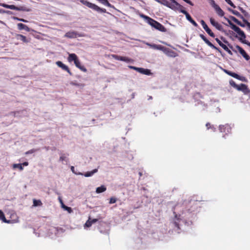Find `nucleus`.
Wrapping results in <instances>:
<instances>
[{"instance_id": "obj_59", "label": "nucleus", "mask_w": 250, "mask_h": 250, "mask_svg": "<svg viewBox=\"0 0 250 250\" xmlns=\"http://www.w3.org/2000/svg\"><path fill=\"white\" fill-rule=\"evenodd\" d=\"M246 26H247L248 30L250 31V22H249V21H247Z\"/></svg>"}, {"instance_id": "obj_17", "label": "nucleus", "mask_w": 250, "mask_h": 250, "mask_svg": "<svg viewBox=\"0 0 250 250\" xmlns=\"http://www.w3.org/2000/svg\"><path fill=\"white\" fill-rule=\"evenodd\" d=\"M146 44L149 46L150 47L154 49H156V50H161V49L162 48V45H157V44H151L150 43H148V42H146Z\"/></svg>"}, {"instance_id": "obj_20", "label": "nucleus", "mask_w": 250, "mask_h": 250, "mask_svg": "<svg viewBox=\"0 0 250 250\" xmlns=\"http://www.w3.org/2000/svg\"><path fill=\"white\" fill-rule=\"evenodd\" d=\"M138 72L146 75H150L151 74V73L149 69H145L143 68H140Z\"/></svg>"}, {"instance_id": "obj_53", "label": "nucleus", "mask_w": 250, "mask_h": 250, "mask_svg": "<svg viewBox=\"0 0 250 250\" xmlns=\"http://www.w3.org/2000/svg\"><path fill=\"white\" fill-rule=\"evenodd\" d=\"M190 22L194 26H198V24L193 20H192Z\"/></svg>"}, {"instance_id": "obj_43", "label": "nucleus", "mask_w": 250, "mask_h": 250, "mask_svg": "<svg viewBox=\"0 0 250 250\" xmlns=\"http://www.w3.org/2000/svg\"><path fill=\"white\" fill-rule=\"evenodd\" d=\"M37 151V149H30V150L26 151L25 152V154L28 155V154H32V153H33Z\"/></svg>"}, {"instance_id": "obj_26", "label": "nucleus", "mask_w": 250, "mask_h": 250, "mask_svg": "<svg viewBox=\"0 0 250 250\" xmlns=\"http://www.w3.org/2000/svg\"><path fill=\"white\" fill-rule=\"evenodd\" d=\"M68 154H61L59 159V161L61 162L65 161V162H68V158H67Z\"/></svg>"}, {"instance_id": "obj_18", "label": "nucleus", "mask_w": 250, "mask_h": 250, "mask_svg": "<svg viewBox=\"0 0 250 250\" xmlns=\"http://www.w3.org/2000/svg\"><path fill=\"white\" fill-rule=\"evenodd\" d=\"M18 28L19 30H25L26 31L29 32L30 31V29L26 25L21 23H19L17 24Z\"/></svg>"}, {"instance_id": "obj_32", "label": "nucleus", "mask_w": 250, "mask_h": 250, "mask_svg": "<svg viewBox=\"0 0 250 250\" xmlns=\"http://www.w3.org/2000/svg\"><path fill=\"white\" fill-rule=\"evenodd\" d=\"M13 167L14 168H18L20 170H22L23 169L21 164H14L13 165Z\"/></svg>"}, {"instance_id": "obj_61", "label": "nucleus", "mask_w": 250, "mask_h": 250, "mask_svg": "<svg viewBox=\"0 0 250 250\" xmlns=\"http://www.w3.org/2000/svg\"><path fill=\"white\" fill-rule=\"evenodd\" d=\"M229 5H230L231 7H233V8H235V7H236V6H235V5H234L232 2V1H230V2H229Z\"/></svg>"}, {"instance_id": "obj_56", "label": "nucleus", "mask_w": 250, "mask_h": 250, "mask_svg": "<svg viewBox=\"0 0 250 250\" xmlns=\"http://www.w3.org/2000/svg\"><path fill=\"white\" fill-rule=\"evenodd\" d=\"M71 84L73 85H75V86H79L80 85H82V84H80L79 83H75L74 82H72L71 83Z\"/></svg>"}, {"instance_id": "obj_58", "label": "nucleus", "mask_w": 250, "mask_h": 250, "mask_svg": "<svg viewBox=\"0 0 250 250\" xmlns=\"http://www.w3.org/2000/svg\"><path fill=\"white\" fill-rule=\"evenodd\" d=\"M97 221H98V219H93L92 220L90 219V221L91 222L92 224L96 223Z\"/></svg>"}, {"instance_id": "obj_37", "label": "nucleus", "mask_w": 250, "mask_h": 250, "mask_svg": "<svg viewBox=\"0 0 250 250\" xmlns=\"http://www.w3.org/2000/svg\"><path fill=\"white\" fill-rule=\"evenodd\" d=\"M71 170L72 171L73 173L75 174L76 175H83V173L81 172H77L75 171V168L73 166L71 167Z\"/></svg>"}, {"instance_id": "obj_3", "label": "nucleus", "mask_w": 250, "mask_h": 250, "mask_svg": "<svg viewBox=\"0 0 250 250\" xmlns=\"http://www.w3.org/2000/svg\"><path fill=\"white\" fill-rule=\"evenodd\" d=\"M80 1L83 4L87 6L88 7L97 11L99 13H106V10L105 9H103L99 7L97 5L91 3L85 0H80Z\"/></svg>"}, {"instance_id": "obj_16", "label": "nucleus", "mask_w": 250, "mask_h": 250, "mask_svg": "<svg viewBox=\"0 0 250 250\" xmlns=\"http://www.w3.org/2000/svg\"><path fill=\"white\" fill-rule=\"evenodd\" d=\"M77 59H78V57L75 54H69V56L67 58V60L69 62H74Z\"/></svg>"}, {"instance_id": "obj_62", "label": "nucleus", "mask_w": 250, "mask_h": 250, "mask_svg": "<svg viewBox=\"0 0 250 250\" xmlns=\"http://www.w3.org/2000/svg\"><path fill=\"white\" fill-rule=\"evenodd\" d=\"M22 164V166H27L28 165V163L27 162H25L24 163H23Z\"/></svg>"}, {"instance_id": "obj_1", "label": "nucleus", "mask_w": 250, "mask_h": 250, "mask_svg": "<svg viewBox=\"0 0 250 250\" xmlns=\"http://www.w3.org/2000/svg\"><path fill=\"white\" fill-rule=\"evenodd\" d=\"M224 19L228 22L231 28L233 29L234 31H235L237 34L240 36L239 40L242 42L243 43H245V42H248L246 41L245 39L246 38V35L244 32L238 26L234 24L230 20V19L224 17Z\"/></svg>"}, {"instance_id": "obj_36", "label": "nucleus", "mask_w": 250, "mask_h": 250, "mask_svg": "<svg viewBox=\"0 0 250 250\" xmlns=\"http://www.w3.org/2000/svg\"><path fill=\"white\" fill-rule=\"evenodd\" d=\"M229 84L231 86H232V87H233L234 88L236 89V88L237 87V85L238 84H237L235 82L232 80H231L229 81Z\"/></svg>"}, {"instance_id": "obj_35", "label": "nucleus", "mask_w": 250, "mask_h": 250, "mask_svg": "<svg viewBox=\"0 0 250 250\" xmlns=\"http://www.w3.org/2000/svg\"><path fill=\"white\" fill-rule=\"evenodd\" d=\"M216 25H215V27L219 31H222L223 30V26L220 24L218 22H217V24H216Z\"/></svg>"}, {"instance_id": "obj_24", "label": "nucleus", "mask_w": 250, "mask_h": 250, "mask_svg": "<svg viewBox=\"0 0 250 250\" xmlns=\"http://www.w3.org/2000/svg\"><path fill=\"white\" fill-rule=\"evenodd\" d=\"M180 12L184 15H185L186 19L189 22H190L193 19L191 18L190 15L184 9H180Z\"/></svg>"}, {"instance_id": "obj_63", "label": "nucleus", "mask_w": 250, "mask_h": 250, "mask_svg": "<svg viewBox=\"0 0 250 250\" xmlns=\"http://www.w3.org/2000/svg\"><path fill=\"white\" fill-rule=\"evenodd\" d=\"M58 199H59V201L60 203H61V205H62V203H63V201H62V199L61 197H59L58 198Z\"/></svg>"}, {"instance_id": "obj_38", "label": "nucleus", "mask_w": 250, "mask_h": 250, "mask_svg": "<svg viewBox=\"0 0 250 250\" xmlns=\"http://www.w3.org/2000/svg\"><path fill=\"white\" fill-rule=\"evenodd\" d=\"M210 0V5L214 9L218 6L217 4H216V3L214 0Z\"/></svg>"}, {"instance_id": "obj_23", "label": "nucleus", "mask_w": 250, "mask_h": 250, "mask_svg": "<svg viewBox=\"0 0 250 250\" xmlns=\"http://www.w3.org/2000/svg\"><path fill=\"white\" fill-rule=\"evenodd\" d=\"M97 171L98 169L95 168L91 171L86 172L84 174H83V175L86 177H91L92 175H93L95 173H97Z\"/></svg>"}, {"instance_id": "obj_39", "label": "nucleus", "mask_w": 250, "mask_h": 250, "mask_svg": "<svg viewBox=\"0 0 250 250\" xmlns=\"http://www.w3.org/2000/svg\"><path fill=\"white\" fill-rule=\"evenodd\" d=\"M160 3L168 7L170 3L167 0H161Z\"/></svg>"}, {"instance_id": "obj_12", "label": "nucleus", "mask_w": 250, "mask_h": 250, "mask_svg": "<svg viewBox=\"0 0 250 250\" xmlns=\"http://www.w3.org/2000/svg\"><path fill=\"white\" fill-rule=\"evenodd\" d=\"M57 66L60 68H61L62 69L66 71L70 75H72V73L70 72L68 67L63 64L62 62L61 61H57L56 62Z\"/></svg>"}, {"instance_id": "obj_42", "label": "nucleus", "mask_w": 250, "mask_h": 250, "mask_svg": "<svg viewBox=\"0 0 250 250\" xmlns=\"http://www.w3.org/2000/svg\"><path fill=\"white\" fill-rule=\"evenodd\" d=\"M92 225L91 222L90 221V219L89 218V219L86 221L84 225V227H89Z\"/></svg>"}, {"instance_id": "obj_60", "label": "nucleus", "mask_w": 250, "mask_h": 250, "mask_svg": "<svg viewBox=\"0 0 250 250\" xmlns=\"http://www.w3.org/2000/svg\"><path fill=\"white\" fill-rule=\"evenodd\" d=\"M229 5H230L231 7H233V8H235V7H236V6H235V5H234L232 2V1H230V2H229Z\"/></svg>"}, {"instance_id": "obj_10", "label": "nucleus", "mask_w": 250, "mask_h": 250, "mask_svg": "<svg viewBox=\"0 0 250 250\" xmlns=\"http://www.w3.org/2000/svg\"><path fill=\"white\" fill-rule=\"evenodd\" d=\"M141 17L143 18L147 23L154 27L156 21L143 14L141 15Z\"/></svg>"}, {"instance_id": "obj_19", "label": "nucleus", "mask_w": 250, "mask_h": 250, "mask_svg": "<svg viewBox=\"0 0 250 250\" xmlns=\"http://www.w3.org/2000/svg\"><path fill=\"white\" fill-rule=\"evenodd\" d=\"M78 35V34L74 31L68 32L65 34V37L69 38H75L77 37Z\"/></svg>"}, {"instance_id": "obj_49", "label": "nucleus", "mask_w": 250, "mask_h": 250, "mask_svg": "<svg viewBox=\"0 0 250 250\" xmlns=\"http://www.w3.org/2000/svg\"><path fill=\"white\" fill-rule=\"evenodd\" d=\"M16 8L15 10H18V11H25V9L23 7H17L16 6Z\"/></svg>"}, {"instance_id": "obj_40", "label": "nucleus", "mask_w": 250, "mask_h": 250, "mask_svg": "<svg viewBox=\"0 0 250 250\" xmlns=\"http://www.w3.org/2000/svg\"><path fill=\"white\" fill-rule=\"evenodd\" d=\"M210 23L213 26H215V25H216L217 23L218 22L216 21L214 19L211 18H210Z\"/></svg>"}, {"instance_id": "obj_46", "label": "nucleus", "mask_w": 250, "mask_h": 250, "mask_svg": "<svg viewBox=\"0 0 250 250\" xmlns=\"http://www.w3.org/2000/svg\"><path fill=\"white\" fill-rule=\"evenodd\" d=\"M237 17H238L239 18H240V19H242L243 21L244 22V23H246V24L247 25V21H248L247 20H246L244 18V17L241 15L240 13H239V15Z\"/></svg>"}, {"instance_id": "obj_33", "label": "nucleus", "mask_w": 250, "mask_h": 250, "mask_svg": "<svg viewBox=\"0 0 250 250\" xmlns=\"http://www.w3.org/2000/svg\"><path fill=\"white\" fill-rule=\"evenodd\" d=\"M238 8H239V9L241 11V12L244 15V16L246 18H248L250 16L249 13L246 11L244 10L242 8H241L240 7H239Z\"/></svg>"}, {"instance_id": "obj_5", "label": "nucleus", "mask_w": 250, "mask_h": 250, "mask_svg": "<svg viewBox=\"0 0 250 250\" xmlns=\"http://www.w3.org/2000/svg\"><path fill=\"white\" fill-rule=\"evenodd\" d=\"M111 57L116 60L123 61L126 62H132V60L131 59L126 57L120 56L115 54L111 55Z\"/></svg>"}, {"instance_id": "obj_28", "label": "nucleus", "mask_w": 250, "mask_h": 250, "mask_svg": "<svg viewBox=\"0 0 250 250\" xmlns=\"http://www.w3.org/2000/svg\"><path fill=\"white\" fill-rule=\"evenodd\" d=\"M0 220H2L4 223H9L10 222L9 220L6 219L3 212L1 210H0Z\"/></svg>"}, {"instance_id": "obj_27", "label": "nucleus", "mask_w": 250, "mask_h": 250, "mask_svg": "<svg viewBox=\"0 0 250 250\" xmlns=\"http://www.w3.org/2000/svg\"><path fill=\"white\" fill-rule=\"evenodd\" d=\"M106 187L104 186L103 185V186H101V187L97 188L96 192L97 193H100L105 191L106 190Z\"/></svg>"}, {"instance_id": "obj_15", "label": "nucleus", "mask_w": 250, "mask_h": 250, "mask_svg": "<svg viewBox=\"0 0 250 250\" xmlns=\"http://www.w3.org/2000/svg\"><path fill=\"white\" fill-rule=\"evenodd\" d=\"M74 64L77 67L79 68L81 70L83 71V72H85L87 71V69L84 67V66L81 65V62L79 59H77L76 61H75Z\"/></svg>"}, {"instance_id": "obj_34", "label": "nucleus", "mask_w": 250, "mask_h": 250, "mask_svg": "<svg viewBox=\"0 0 250 250\" xmlns=\"http://www.w3.org/2000/svg\"><path fill=\"white\" fill-rule=\"evenodd\" d=\"M216 41L224 49L227 47V46L223 43L218 38L215 39Z\"/></svg>"}, {"instance_id": "obj_45", "label": "nucleus", "mask_w": 250, "mask_h": 250, "mask_svg": "<svg viewBox=\"0 0 250 250\" xmlns=\"http://www.w3.org/2000/svg\"><path fill=\"white\" fill-rule=\"evenodd\" d=\"M128 67L131 69L135 70L137 71V72H138L139 68H140V67H135L134 66H131V65H129Z\"/></svg>"}, {"instance_id": "obj_11", "label": "nucleus", "mask_w": 250, "mask_h": 250, "mask_svg": "<svg viewBox=\"0 0 250 250\" xmlns=\"http://www.w3.org/2000/svg\"><path fill=\"white\" fill-rule=\"evenodd\" d=\"M236 48L237 49L239 53L242 55V56L247 60L248 61L250 60V56L247 54L246 51L240 46L236 45Z\"/></svg>"}, {"instance_id": "obj_47", "label": "nucleus", "mask_w": 250, "mask_h": 250, "mask_svg": "<svg viewBox=\"0 0 250 250\" xmlns=\"http://www.w3.org/2000/svg\"><path fill=\"white\" fill-rule=\"evenodd\" d=\"M237 17H238L239 18H240V19H242L243 21L244 22V23H246V24L247 25V21H248L247 20H246L244 18V17L241 15L240 13H239V15Z\"/></svg>"}, {"instance_id": "obj_31", "label": "nucleus", "mask_w": 250, "mask_h": 250, "mask_svg": "<svg viewBox=\"0 0 250 250\" xmlns=\"http://www.w3.org/2000/svg\"><path fill=\"white\" fill-rule=\"evenodd\" d=\"M2 6L3 7H5V8H9V9H11V10H15V9H16V6L14 5H7L6 4H2Z\"/></svg>"}, {"instance_id": "obj_64", "label": "nucleus", "mask_w": 250, "mask_h": 250, "mask_svg": "<svg viewBox=\"0 0 250 250\" xmlns=\"http://www.w3.org/2000/svg\"><path fill=\"white\" fill-rule=\"evenodd\" d=\"M20 114V112L19 111H18V112H16L14 113V116H19V114Z\"/></svg>"}, {"instance_id": "obj_21", "label": "nucleus", "mask_w": 250, "mask_h": 250, "mask_svg": "<svg viewBox=\"0 0 250 250\" xmlns=\"http://www.w3.org/2000/svg\"><path fill=\"white\" fill-rule=\"evenodd\" d=\"M223 71L226 73V74H227L228 75L236 79V78H238L239 77V75H238L236 73H235L234 72H232L231 71H229L227 69H223Z\"/></svg>"}, {"instance_id": "obj_50", "label": "nucleus", "mask_w": 250, "mask_h": 250, "mask_svg": "<svg viewBox=\"0 0 250 250\" xmlns=\"http://www.w3.org/2000/svg\"><path fill=\"white\" fill-rule=\"evenodd\" d=\"M116 202V199L113 197H112L110 199L109 203L113 204Z\"/></svg>"}, {"instance_id": "obj_48", "label": "nucleus", "mask_w": 250, "mask_h": 250, "mask_svg": "<svg viewBox=\"0 0 250 250\" xmlns=\"http://www.w3.org/2000/svg\"><path fill=\"white\" fill-rule=\"evenodd\" d=\"M238 80H239L241 81H243V82H245L246 81V79L245 77H243V76H240L239 75V77L238 78H236Z\"/></svg>"}, {"instance_id": "obj_8", "label": "nucleus", "mask_w": 250, "mask_h": 250, "mask_svg": "<svg viewBox=\"0 0 250 250\" xmlns=\"http://www.w3.org/2000/svg\"><path fill=\"white\" fill-rule=\"evenodd\" d=\"M201 24H202L203 28L204 29V30L207 32V33L211 37H214L215 35L211 31V30L208 28L206 22L204 21V20H201Z\"/></svg>"}, {"instance_id": "obj_14", "label": "nucleus", "mask_w": 250, "mask_h": 250, "mask_svg": "<svg viewBox=\"0 0 250 250\" xmlns=\"http://www.w3.org/2000/svg\"><path fill=\"white\" fill-rule=\"evenodd\" d=\"M154 28H155L156 29L161 31V32H166V28L161 23L157 22V21H155L154 24Z\"/></svg>"}, {"instance_id": "obj_41", "label": "nucleus", "mask_w": 250, "mask_h": 250, "mask_svg": "<svg viewBox=\"0 0 250 250\" xmlns=\"http://www.w3.org/2000/svg\"><path fill=\"white\" fill-rule=\"evenodd\" d=\"M229 19L232 20V21H233L234 22H235L236 24H237V23L238 22V21H239L238 20H237L235 17H233V16H229Z\"/></svg>"}, {"instance_id": "obj_25", "label": "nucleus", "mask_w": 250, "mask_h": 250, "mask_svg": "<svg viewBox=\"0 0 250 250\" xmlns=\"http://www.w3.org/2000/svg\"><path fill=\"white\" fill-rule=\"evenodd\" d=\"M214 10H215L217 14L220 16V17H223L224 15V11L221 9V8L219 6V5L216 7L215 8H214Z\"/></svg>"}, {"instance_id": "obj_51", "label": "nucleus", "mask_w": 250, "mask_h": 250, "mask_svg": "<svg viewBox=\"0 0 250 250\" xmlns=\"http://www.w3.org/2000/svg\"><path fill=\"white\" fill-rule=\"evenodd\" d=\"M224 50L227 52V53L230 55H232V52L229 49V48L227 46L225 49Z\"/></svg>"}, {"instance_id": "obj_30", "label": "nucleus", "mask_w": 250, "mask_h": 250, "mask_svg": "<svg viewBox=\"0 0 250 250\" xmlns=\"http://www.w3.org/2000/svg\"><path fill=\"white\" fill-rule=\"evenodd\" d=\"M42 205V203L40 200H33V206L34 207L41 206Z\"/></svg>"}, {"instance_id": "obj_55", "label": "nucleus", "mask_w": 250, "mask_h": 250, "mask_svg": "<svg viewBox=\"0 0 250 250\" xmlns=\"http://www.w3.org/2000/svg\"><path fill=\"white\" fill-rule=\"evenodd\" d=\"M101 3L103 4L104 5H105L106 1L107 0H98Z\"/></svg>"}, {"instance_id": "obj_9", "label": "nucleus", "mask_w": 250, "mask_h": 250, "mask_svg": "<svg viewBox=\"0 0 250 250\" xmlns=\"http://www.w3.org/2000/svg\"><path fill=\"white\" fill-rule=\"evenodd\" d=\"M236 89L238 91H242L245 94H247L250 92L247 85L245 84L241 83L240 85H238Z\"/></svg>"}, {"instance_id": "obj_52", "label": "nucleus", "mask_w": 250, "mask_h": 250, "mask_svg": "<svg viewBox=\"0 0 250 250\" xmlns=\"http://www.w3.org/2000/svg\"><path fill=\"white\" fill-rule=\"evenodd\" d=\"M237 24L239 25V26H241V27H245V26L246 25L245 23H242L240 21H238V22L237 23Z\"/></svg>"}, {"instance_id": "obj_54", "label": "nucleus", "mask_w": 250, "mask_h": 250, "mask_svg": "<svg viewBox=\"0 0 250 250\" xmlns=\"http://www.w3.org/2000/svg\"><path fill=\"white\" fill-rule=\"evenodd\" d=\"M232 13L235 15H236V16H238L239 15V13L236 11V10H233V11H232Z\"/></svg>"}, {"instance_id": "obj_13", "label": "nucleus", "mask_w": 250, "mask_h": 250, "mask_svg": "<svg viewBox=\"0 0 250 250\" xmlns=\"http://www.w3.org/2000/svg\"><path fill=\"white\" fill-rule=\"evenodd\" d=\"M219 130L220 132H225L227 134L228 133L230 132L231 127L228 125H220Z\"/></svg>"}, {"instance_id": "obj_22", "label": "nucleus", "mask_w": 250, "mask_h": 250, "mask_svg": "<svg viewBox=\"0 0 250 250\" xmlns=\"http://www.w3.org/2000/svg\"><path fill=\"white\" fill-rule=\"evenodd\" d=\"M16 37H17V39L21 40V41H22L24 42L27 43V42H29V40L27 39L26 37L23 36V35H22L17 34L16 35Z\"/></svg>"}, {"instance_id": "obj_2", "label": "nucleus", "mask_w": 250, "mask_h": 250, "mask_svg": "<svg viewBox=\"0 0 250 250\" xmlns=\"http://www.w3.org/2000/svg\"><path fill=\"white\" fill-rule=\"evenodd\" d=\"M173 214H174V217L172 220V222L174 226L177 228L178 229H180V226L181 223L183 222L186 223V215H184V212L182 211L181 213H176L175 211H173Z\"/></svg>"}, {"instance_id": "obj_29", "label": "nucleus", "mask_w": 250, "mask_h": 250, "mask_svg": "<svg viewBox=\"0 0 250 250\" xmlns=\"http://www.w3.org/2000/svg\"><path fill=\"white\" fill-rule=\"evenodd\" d=\"M61 207L64 210H66L69 213H71V212H72V208L70 207L66 206L63 203H62V205H61Z\"/></svg>"}, {"instance_id": "obj_44", "label": "nucleus", "mask_w": 250, "mask_h": 250, "mask_svg": "<svg viewBox=\"0 0 250 250\" xmlns=\"http://www.w3.org/2000/svg\"><path fill=\"white\" fill-rule=\"evenodd\" d=\"M14 19L17 20V21H22L23 22H27V21L23 19H21V18H19L18 17H14Z\"/></svg>"}, {"instance_id": "obj_4", "label": "nucleus", "mask_w": 250, "mask_h": 250, "mask_svg": "<svg viewBox=\"0 0 250 250\" xmlns=\"http://www.w3.org/2000/svg\"><path fill=\"white\" fill-rule=\"evenodd\" d=\"M168 57L175 58L178 56V54L173 50L167 48L164 46H162L161 50Z\"/></svg>"}, {"instance_id": "obj_6", "label": "nucleus", "mask_w": 250, "mask_h": 250, "mask_svg": "<svg viewBox=\"0 0 250 250\" xmlns=\"http://www.w3.org/2000/svg\"><path fill=\"white\" fill-rule=\"evenodd\" d=\"M200 38L211 48L214 49L220 53H221V50L218 47L214 46L211 42H210L203 34H200Z\"/></svg>"}, {"instance_id": "obj_7", "label": "nucleus", "mask_w": 250, "mask_h": 250, "mask_svg": "<svg viewBox=\"0 0 250 250\" xmlns=\"http://www.w3.org/2000/svg\"><path fill=\"white\" fill-rule=\"evenodd\" d=\"M171 1V3H169L168 7L172 9H177L180 11V9H183V7L176 2L175 0H170Z\"/></svg>"}, {"instance_id": "obj_57", "label": "nucleus", "mask_w": 250, "mask_h": 250, "mask_svg": "<svg viewBox=\"0 0 250 250\" xmlns=\"http://www.w3.org/2000/svg\"><path fill=\"white\" fill-rule=\"evenodd\" d=\"M105 5L107 6H108L109 7H112L111 4L108 1V0L106 1V4H105Z\"/></svg>"}]
</instances>
